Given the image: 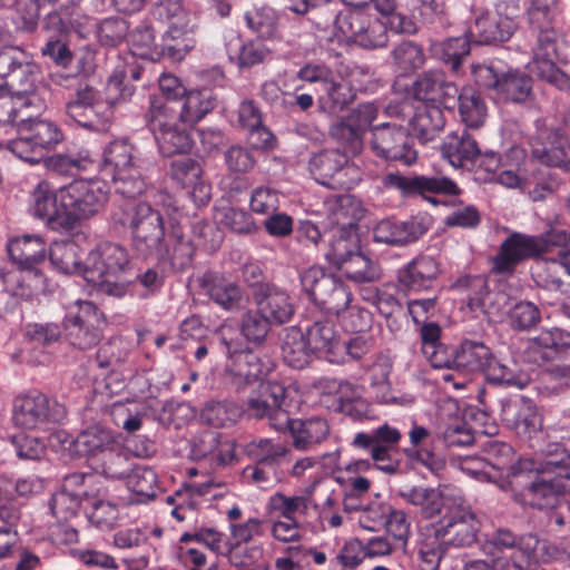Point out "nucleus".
<instances>
[{
	"instance_id": "1",
	"label": "nucleus",
	"mask_w": 570,
	"mask_h": 570,
	"mask_svg": "<svg viewBox=\"0 0 570 570\" xmlns=\"http://www.w3.org/2000/svg\"><path fill=\"white\" fill-rule=\"evenodd\" d=\"M528 22L535 38L532 51L538 77L560 90H570V77L554 63L562 41L558 0H532L528 8Z\"/></svg>"
},
{
	"instance_id": "2",
	"label": "nucleus",
	"mask_w": 570,
	"mask_h": 570,
	"mask_svg": "<svg viewBox=\"0 0 570 570\" xmlns=\"http://www.w3.org/2000/svg\"><path fill=\"white\" fill-rule=\"evenodd\" d=\"M112 223L128 228L135 254L148 259L164 255L160 245L165 240V226L161 214L146 202H126L111 215Z\"/></svg>"
},
{
	"instance_id": "3",
	"label": "nucleus",
	"mask_w": 570,
	"mask_h": 570,
	"mask_svg": "<svg viewBox=\"0 0 570 570\" xmlns=\"http://www.w3.org/2000/svg\"><path fill=\"white\" fill-rule=\"evenodd\" d=\"M104 169L112 177L115 191L134 199L147 189L145 171L151 160L144 157L136 146L126 139L109 142L102 157Z\"/></svg>"
},
{
	"instance_id": "4",
	"label": "nucleus",
	"mask_w": 570,
	"mask_h": 570,
	"mask_svg": "<svg viewBox=\"0 0 570 570\" xmlns=\"http://www.w3.org/2000/svg\"><path fill=\"white\" fill-rule=\"evenodd\" d=\"M130 263L127 249L116 243H100L92 248L83 263V278L100 294L120 298L128 292V284L118 282L120 273Z\"/></svg>"
},
{
	"instance_id": "5",
	"label": "nucleus",
	"mask_w": 570,
	"mask_h": 570,
	"mask_svg": "<svg viewBox=\"0 0 570 570\" xmlns=\"http://www.w3.org/2000/svg\"><path fill=\"white\" fill-rule=\"evenodd\" d=\"M348 227L338 225L331 230L332 239L325 257L354 283H374L382 276V269L375 259L358 252L357 239Z\"/></svg>"
},
{
	"instance_id": "6",
	"label": "nucleus",
	"mask_w": 570,
	"mask_h": 570,
	"mask_svg": "<svg viewBox=\"0 0 570 570\" xmlns=\"http://www.w3.org/2000/svg\"><path fill=\"white\" fill-rule=\"evenodd\" d=\"M471 72L476 85L493 96L511 104H525L532 98L531 76L519 69L507 68L501 61L475 63Z\"/></svg>"
},
{
	"instance_id": "7",
	"label": "nucleus",
	"mask_w": 570,
	"mask_h": 570,
	"mask_svg": "<svg viewBox=\"0 0 570 570\" xmlns=\"http://www.w3.org/2000/svg\"><path fill=\"white\" fill-rule=\"evenodd\" d=\"M39 67L30 56L14 46H0V79L16 96H39L45 102L49 90L38 83Z\"/></svg>"
},
{
	"instance_id": "8",
	"label": "nucleus",
	"mask_w": 570,
	"mask_h": 570,
	"mask_svg": "<svg viewBox=\"0 0 570 570\" xmlns=\"http://www.w3.org/2000/svg\"><path fill=\"white\" fill-rule=\"evenodd\" d=\"M535 131L530 138L531 155L547 167H556L570 175V139L564 125L552 117L534 122Z\"/></svg>"
},
{
	"instance_id": "9",
	"label": "nucleus",
	"mask_w": 570,
	"mask_h": 570,
	"mask_svg": "<svg viewBox=\"0 0 570 570\" xmlns=\"http://www.w3.org/2000/svg\"><path fill=\"white\" fill-rule=\"evenodd\" d=\"M531 274L541 289L540 301L570 314V250H558L556 258L537 261Z\"/></svg>"
},
{
	"instance_id": "10",
	"label": "nucleus",
	"mask_w": 570,
	"mask_h": 570,
	"mask_svg": "<svg viewBox=\"0 0 570 570\" xmlns=\"http://www.w3.org/2000/svg\"><path fill=\"white\" fill-rule=\"evenodd\" d=\"M108 200V189L101 180H76L61 188L62 207L67 215L60 223L68 225V233L81 220L99 214Z\"/></svg>"
},
{
	"instance_id": "11",
	"label": "nucleus",
	"mask_w": 570,
	"mask_h": 570,
	"mask_svg": "<svg viewBox=\"0 0 570 570\" xmlns=\"http://www.w3.org/2000/svg\"><path fill=\"white\" fill-rule=\"evenodd\" d=\"M19 137L8 142V149L18 158L30 163H39L43 154L55 149L62 140L63 134L59 126L47 119H36L21 124Z\"/></svg>"
},
{
	"instance_id": "12",
	"label": "nucleus",
	"mask_w": 570,
	"mask_h": 570,
	"mask_svg": "<svg viewBox=\"0 0 570 570\" xmlns=\"http://www.w3.org/2000/svg\"><path fill=\"white\" fill-rule=\"evenodd\" d=\"M303 291L315 305L328 314L340 316L352 299V294L345 283L338 277L326 274L320 267H309L301 275Z\"/></svg>"
},
{
	"instance_id": "13",
	"label": "nucleus",
	"mask_w": 570,
	"mask_h": 570,
	"mask_svg": "<svg viewBox=\"0 0 570 570\" xmlns=\"http://www.w3.org/2000/svg\"><path fill=\"white\" fill-rule=\"evenodd\" d=\"M105 318L89 301H77L67 313L63 327L67 341L78 350L95 347L102 337Z\"/></svg>"
},
{
	"instance_id": "14",
	"label": "nucleus",
	"mask_w": 570,
	"mask_h": 570,
	"mask_svg": "<svg viewBox=\"0 0 570 570\" xmlns=\"http://www.w3.org/2000/svg\"><path fill=\"white\" fill-rule=\"evenodd\" d=\"M552 442L547 443L535 459L514 461L513 449L497 440H488L483 444L484 460L494 470L504 474L511 484L519 483L518 480L525 476L529 481H535L541 474V464L546 459V451Z\"/></svg>"
},
{
	"instance_id": "15",
	"label": "nucleus",
	"mask_w": 570,
	"mask_h": 570,
	"mask_svg": "<svg viewBox=\"0 0 570 570\" xmlns=\"http://www.w3.org/2000/svg\"><path fill=\"white\" fill-rule=\"evenodd\" d=\"M474 22L470 27L471 37L478 42L490 45L508 41L518 29L519 3L512 0L503 8L498 3L494 11L481 10L473 7Z\"/></svg>"
},
{
	"instance_id": "16",
	"label": "nucleus",
	"mask_w": 570,
	"mask_h": 570,
	"mask_svg": "<svg viewBox=\"0 0 570 570\" xmlns=\"http://www.w3.org/2000/svg\"><path fill=\"white\" fill-rule=\"evenodd\" d=\"M67 416L65 405L47 394L33 391L14 400L12 420L23 429H43L60 424Z\"/></svg>"
},
{
	"instance_id": "17",
	"label": "nucleus",
	"mask_w": 570,
	"mask_h": 570,
	"mask_svg": "<svg viewBox=\"0 0 570 570\" xmlns=\"http://www.w3.org/2000/svg\"><path fill=\"white\" fill-rule=\"evenodd\" d=\"M286 389L276 381H262L246 401L245 412L256 420L267 419L271 428L285 431L289 424L288 412L283 407Z\"/></svg>"
},
{
	"instance_id": "18",
	"label": "nucleus",
	"mask_w": 570,
	"mask_h": 570,
	"mask_svg": "<svg viewBox=\"0 0 570 570\" xmlns=\"http://www.w3.org/2000/svg\"><path fill=\"white\" fill-rule=\"evenodd\" d=\"M381 188L383 190H396L405 198L422 196L433 204H436V200L429 197V194H461L459 186L448 177L423 175L404 176L399 171L384 174L381 177Z\"/></svg>"
},
{
	"instance_id": "19",
	"label": "nucleus",
	"mask_w": 570,
	"mask_h": 570,
	"mask_svg": "<svg viewBox=\"0 0 570 570\" xmlns=\"http://www.w3.org/2000/svg\"><path fill=\"white\" fill-rule=\"evenodd\" d=\"M67 115L79 126L104 130L112 118V105L90 86L79 88L66 106Z\"/></svg>"
},
{
	"instance_id": "20",
	"label": "nucleus",
	"mask_w": 570,
	"mask_h": 570,
	"mask_svg": "<svg viewBox=\"0 0 570 570\" xmlns=\"http://www.w3.org/2000/svg\"><path fill=\"white\" fill-rule=\"evenodd\" d=\"M429 527L448 548H464L476 541L480 522L469 507L458 505Z\"/></svg>"
},
{
	"instance_id": "21",
	"label": "nucleus",
	"mask_w": 570,
	"mask_h": 570,
	"mask_svg": "<svg viewBox=\"0 0 570 570\" xmlns=\"http://www.w3.org/2000/svg\"><path fill=\"white\" fill-rule=\"evenodd\" d=\"M227 355L226 375L238 386L262 380L271 372L273 364L262 360L249 348H239L237 342L222 340Z\"/></svg>"
},
{
	"instance_id": "22",
	"label": "nucleus",
	"mask_w": 570,
	"mask_h": 570,
	"mask_svg": "<svg viewBox=\"0 0 570 570\" xmlns=\"http://www.w3.org/2000/svg\"><path fill=\"white\" fill-rule=\"evenodd\" d=\"M373 153L385 160H397L406 166L416 161L417 153L411 145L407 130L395 124L384 122L371 131Z\"/></svg>"
},
{
	"instance_id": "23",
	"label": "nucleus",
	"mask_w": 570,
	"mask_h": 570,
	"mask_svg": "<svg viewBox=\"0 0 570 570\" xmlns=\"http://www.w3.org/2000/svg\"><path fill=\"white\" fill-rule=\"evenodd\" d=\"M542 243L538 236L521 233L511 234L500 246L493 258V272L498 274L512 273L515 266L542 253Z\"/></svg>"
},
{
	"instance_id": "24",
	"label": "nucleus",
	"mask_w": 570,
	"mask_h": 570,
	"mask_svg": "<svg viewBox=\"0 0 570 570\" xmlns=\"http://www.w3.org/2000/svg\"><path fill=\"white\" fill-rule=\"evenodd\" d=\"M502 421L518 435L530 438L542 428V415L533 400L515 395L502 403Z\"/></svg>"
},
{
	"instance_id": "25",
	"label": "nucleus",
	"mask_w": 570,
	"mask_h": 570,
	"mask_svg": "<svg viewBox=\"0 0 570 570\" xmlns=\"http://www.w3.org/2000/svg\"><path fill=\"white\" fill-rule=\"evenodd\" d=\"M412 94L417 100L452 109L456 105L458 87L446 79L443 71L429 70L421 73L413 82Z\"/></svg>"
},
{
	"instance_id": "26",
	"label": "nucleus",
	"mask_w": 570,
	"mask_h": 570,
	"mask_svg": "<svg viewBox=\"0 0 570 570\" xmlns=\"http://www.w3.org/2000/svg\"><path fill=\"white\" fill-rule=\"evenodd\" d=\"M431 219L425 215L413 216L407 220L383 219L373 230L374 240L389 245H405L416 242L430 228Z\"/></svg>"
},
{
	"instance_id": "27",
	"label": "nucleus",
	"mask_w": 570,
	"mask_h": 570,
	"mask_svg": "<svg viewBox=\"0 0 570 570\" xmlns=\"http://www.w3.org/2000/svg\"><path fill=\"white\" fill-rule=\"evenodd\" d=\"M31 214L46 222V225L56 232L68 233V225L60 223L61 217L67 215L62 207L61 188L55 190L49 183L42 180L31 194Z\"/></svg>"
},
{
	"instance_id": "28",
	"label": "nucleus",
	"mask_w": 570,
	"mask_h": 570,
	"mask_svg": "<svg viewBox=\"0 0 570 570\" xmlns=\"http://www.w3.org/2000/svg\"><path fill=\"white\" fill-rule=\"evenodd\" d=\"M199 285L204 293L225 311L236 312L246 304V295L242 287L224 275L207 272L199 278Z\"/></svg>"
},
{
	"instance_id": "29",
	"label": "nucleus",
	"mask_w": 570,
	"mask_h": 570,
	"mask_svg": "<svg viewBox=\"0 0 570 570\" xmlns=\"http://www.w3.org/2000/svg\"><path fill=\"white\" fill-rule=\"evenodd\" d=\"M255 307L274 325L281 326L292 321L295 304L292 296L283 288L272 285L261 289L253 299Z\"/></svg>"
},
{
	"instance_id": "30",
	"label": "nucleus",
	"mask_w": 570,
	"mask_h": 570,
	"mask_svg": "<svg viewBox=\"0 0 570 570\" xmlns=\"http://www.w3.org/2000/svg\"><path fill=\"white\" fill-rule=\"evenodd\" d=\"M441 274L440 263L430 255H419L399 271V283L413 292L433 288Z\"/></svg>"
},
{
	"instance_id": "31",
	"label": "nucleus",
	"mask_w": 570,
	"mask_h": 570,
	"mask_svg": "<svg viewBox=\"0 0 570 570\" xmlns=\"http://www.w3.org/2000/svg\"><path fill=\"white\" fill-rule=\"evenodd\" d=\"M441 154L454 168L471 170L476 165L480 147L466 130L452 131L444 138Z\"/></svg>"
},
{
	"instance_id": "32",
	"label": "nucleus",
	"mask_w": 570,
	"mask_h": 570,
	"mask_svg": "<svg viewBox=\"0 0 570 570\" xmlns=\"http://www.w3.org/2000/svg\"><path fill=\"white\" fill-rule=\"evenodd\" d=\"M43 109L45 101L37 95L16 96L0 89V124H12L19 128Z\"/></svg>"
},
{
	"instance_id": "33",
	"label": "nucleus",
	"mask_w": 570,
	"mask_h": 570,
	"mask_svg": "<svg viewBox=\"0 0 570 570\" xmlns=\"http://www.w3.org/2000/svg\"><path fill=\"white\" fill-rule=\"evenodd\" d=\"M402 438L401 432L387 423L370 432H358L354 435L352 446L368 451L373 461L387 460V452L394 449Z\"/></svg>"
},
{
	"instance_id": "34",
	"label": "nucleus",
	"mask_w": 570,
	"mask_h": 570,
	"mask_svg": "<svg viewBox=\"0 0 570 570\" xmlns=\"http://www.w3.org/2000/svg\"><path fill=\"white\" fill-rule=\"evenodd\" d=\"M304 334L315 356L324 357L331 363L344 362L342 343H340L331 322L315 321Z\"/></svg>"
},
{
	"instance_id": "35",
	"label": "nucleus",
	"mask_w": 570,
	"mask_h": 570,
	"mask_svg": "<svg viewBox=\"0 0 570 570\" xmlns=\"http://www.w3.org/2000/svg\"><path fill=\"white\" fill-rule=\"evenodd\" d=\"M279 347L283 361L293 368L306 367L315 356L304 332L297 326H288L281 331Z\"/></svg>"
},
{
	"instance_id": "36",
	"label": "nucleus",
	"mask_w": 570,
	"mask_h": 570,
	"mask_svg": "<svg viewBox=\"0 0 570 570\" xmlns=\"http://www.w3.org/2000/svg\"><path fill=\"white\" fill-rule=\"evenodd\" d=\"M430 436V430L414 423L409 432L411 446L403 451L411 461L422 464L433 473H438L445 468V460L426 443Z\"/></svg>"
},
{
	"instance_id": "37",
	"label": "nucleus",
	"mask_w": 570,
	"mask_h": 570,
	"mask_svg": "<svg viewBox=\"0 0 570 570\" xmlns=\"http://www.w3.org/2000/svg\"><path fill=\"white\" fill-rule=\"evenodd\" d=\"M444 125V115L438 105L419 108L410 122L412 135L423 145L439 138Z\"/></svg>"
},
{
	"instance_id": "38",
	"label": "nucleus",
	"mask_w": 570,
	"mask_h": 570,
	"mask_svg": "<svg viewBox=\"0 0 570 570\" xmlns=\"http://www.w3.org/2000/svg\"><path fill=\"white\" fill-rule=\"evenodd\" d=\"M284 432L293 438V445L301 451L313 449L328 434V424L324 419L312 417L306 421L291 420Z\"/></svg>"
},
{
	"instance_id": "39",
	"label": "nucleus",
	"mask_w": 570,
	"mask_h": 570,
	"mask_svg": "<svg viewBox=\"0 0 570 570\" xmlns=\"http://www.w3.org/2000/svg\"><path fill=\"white\" fill-rule=\"evenodd\" d=\"M12 262L23 269H31L46 257V243L42 237L24 235L12 239L8 245Z\"/></svg>"
},
{
	"instance_id": "40",
	"label": "nucleus",
	"mask_w": 570,
	"mask_h": 570,
	"mask_svg": "<svg viewBox=\"0 0 570 570\" xmlns=\"http://www.w3.org/2000/svg\"><path fill=\"white\" fill-rule=\"evenodd\" d=\"M547 561V544L535 534H525L519 538L517 550L512 554L513 566L519 570H544L542 563Z\"/></svg>"
},
{
	"instance_id": "41",
	"label": "nucleus",
	"mask_w": 570,
	"mask_h": 570,
	"mask_svg": "<svg viewBox=\"0 0 570 570\" xmlns=\"http://www.w3.org/2000/svg\"><path fill=\"white\" fill-rule=\"evenodd\" d=\"M179 120L194 125L209 114L217 105V97L210 88L191 89L183 97Z\"/></svg>"
},
{
	"instance_id": "42",
	"label": "nucleus",
	"mask_w": 570,
	"mask_h": 570,
	"mask_svg": "<svg viewBox=\"0 0 570 570\" xmlns=\"http://www.w3.org/2000/svg\"><path fill=\"white\" fill-rule=\"evenodd\" d=\"M160 248L166 253L161 256H153L151 259L169 263L177 271H184L191 264L195 247L190 239L178 230H173L168 240L165 239Z\"/></svg>"
},
{
	"instance_id": "43",
	"label": "nucleus",
	"mask_w": 570,
	"mask_h": 570,
	"mask_svg": "<svg viewBox=\"0 0 570 570\" xmlns=\"http://www.w3.org/2000/svg\"><path fill=\"white\" fill-rule=\"evenodd\" d=\"M492 356L490 347L483 342L465 340L458 347L456 371L463 373H484Z\"/></svg>"
},
{
	"instance_id": "44",
	"label": "nucleus",
	"mask_w": 570,
	"mask_h": 570,
	"mask_svg": "<svg viewBox=\"0 0 570 570\" xmlns=\"http://www.w3.org/2000/svg\"><path fill=\"white\" fill-rule=\"evenodd\" d=\"M203 169L200 164L190 157L175 159L170 165V177L185 188H191L193 193H199L202 198H209V186L202 180Z\"/></svg>"
},
{
	"instance_id": "45",
	"label": "nucleus",
	"mask_w": 570,
	"mask_h": 570,
	"mask_svg": "<svg viewBox=\"0 0 570 570\" xmlns=\"http://www.w3.org/2000/svg\"><path fill=\"white\" fill-rule=\"evenodd\" d=\"M243 409L235 402L228 400H210L206 402L200 411V421L215 429L230 428L242 417Z\"/></svg>"
},
{
	"instance_id": "46",
	"label": "nucleus",
	"mask_w": 570,
	"mask_h": 570,
	"mask_svg": "<svg viewBox=\"0 0 570 570\" xmlns=\"http://www.w3.org/2000/svg\"><path fill=\"white\" fill-rule=\"evenodd\" d=\"M194 46L195 41L185 28L173 23L164 33L159 46L155 47V55L171 61H180Z\"/></svg>"
},
{
	"instance_id": "47",
	"label": "nucleus",
	"mask_w": 570,
	"mask_h": 570,
	"mask_svg": "<svg viewBox=\"0 0 570 570\" xmlns=\"http://www.w3.org/2000/svg\"><path fill=\"white\" fill-rule=\"evenodd\" d=\"M324 94L318 98V107L322 111L335 114L343 110L355 98V92L347 81L342 80L335 73L323 88Z\"/></svg>"
},
{
	"instance_id": "48",
	"label": "nucleus",
	"mask_w": 570,
	"mask_h": 570,
	"mask_svg": "<svg viewBox=\"0 0 570 570\" xmlns=\"http://www.w3.org/2000/svg\"><path fill=\"white\" fill-rule=\"evenodd\" d=\"M73 443L75 451L80 455L104 454L112 445L114 436L109 429L95 424L81 431Z\"/></svg>"
},
{
	"instance_id": "49",
	"label": "nucleus",
	"mask_w": 570,
	"mask_h": 570,
	"mask_svg": "<svg viewBox=\"0 0 570 570\" xmlns=\"http://www.w3.org/2000/svg\"><path fill=\"white\" fill-rule=\"evenodd\" d=\"M49 259L53 267L63 274H81L83 276L79 246L73 242H53L49 250Z\"/></svg>"
},
{
	"instance_id": "50",
	"label": "nucleus",
	"mask_w": 570,
	"mask_h": 570,
	"mask_svg": "<svg viewBox=\"0 0 570 570\" xmlns=\"http://www.w3.org/2000/svg\"><path fill=\"white\" fill-rule=\"evenodd\" d=\"M328 393H334L341 404L343 413L358 419L361 410L365 404L362 400V390L360 386L345 380H330L324 387Z\"/></svg>"
},
{
	"instance_id": "51",
	"label": "nucleus",
	"mask_w": 570,
	"mask_h": 570,
	"mask_svg": "<svg viewBox=\"0 0 570 570\" xmlns=\"http://www.w3.org/2000/svg\"><path fill=\"white\" fill-rule=\"evenodd\" d=\"M456 102L462 121L470 128H479L487 118V107L481 96L472 88L458 90Z\"/></svg>"
},
{
	"instance_id": "52",
	"label": "nucleus",
	"mask_w": 570,
	"mask_h": 570,
	"mask_svg": "<svg viewBox=\"0 0 570 570\" xmlns=\"http://www.w3.org/2000/svg\"><path fill=\"white\" fill-rule=\"evenodd\" d=\"M345 154L340 149H327L314 154L309 158L308 170L318 184L326 187L336 169L345 164Z\"/></svg>"
},
{
	"instance_id": "53",
	"label": "nucleus",
	"mask_w": 570,
	"mask_h": 570,
	"mask_svg": "<svg viewBox=\"0 0 570 570\" xmlns=\"http://www.w3.org/2000/svg\"><path fill=\"white\" fill-rule=\"evenodd\" d=\"M128 490L136 495L137 503H144L153 499L157 491V475L146 465H136L126 478Z\"/></svg>"
},
{
	"instance_id": "54",
	"label": "nucleus",
	"mask_w": 570,
	"mask_h": 570,
	"mask_svg": "<svg viewBox=\"0 0 570 570\" xmlns=\"http://www.w3.org/2000/svg\"><path fill=\"white\" fill-rule=\"evenodd\" d=\"M448 547L441 542L436 532L429 525L421 531L419 542V559L422 570H439L440 562L448 551Z\"/></svg>"
},
{
	"instance_id": "55",
	"label": "nucleus",
	"mask_w": 570,
	"mask_h": 570,
	"mask_svg": "<svg viewBox=\"0 0 570 570\" xmlns=\"http://www.w3.org/2000/svg\"><path fill=\"white\" fill-rule=\"evenodd\" d=\"M274 325L255 307L246 311L239 321V331L243 337L255 346L265 344Z\"/></svg>"
},
{
	"instance_id": "56",
	"label": "nucleus",
	"mask_w": 570,
	"mask_h": 570,
	"mask_svg": "<svg viewBox=\"0 0 570 570\" xmlns=\"http://www.w3.org/2000/svg\"><path fill=\"white\" fill-rule=\"evenodd\" d=\"M176 111L170 107L169 102L159 97H150L145 121L154 137L176 126Z\"/></svg>"
},
{
	"instance_id": "57",
	"label": "nucleus",
	"mask_w": 570,
	"mask_h": 570,
	"mask_svg": "<svg viewBox=\"0 0 570 570\" xmlns=\"http://www.w3.org/2000/svg\"><path fill=\"white\" fill-rule=\"evenodd\" d=\"M160 154L171 157L176 154H186L193 147V139L187 129L176 125L154 137Z\"/></svg>"
},
{
	"instance_id": "58",
	"label": "nucleus",
	"mask_w": 570,
	"mask_h": 570,
	"mask_svg": "<svg viewBox=\"0 0 570 570\" xmlns=\"http://www.w3.org/2000/svg\"><path fill=\"white\" fill-rule=\"evenodd\" d=\"M487 381L495 385L517 386L523 389L529 384L527 374L517 370L515 365L512 367L499 362L492 356L490 364L484 371Z\"/></svg>"
},
{
	"instance_id": "59",
	"label": "nucleus",
	"mask_w": 570,
	"mask_h": 570,
	"mask_svg": "<svg viewBox=\"0 0 570 570\" xmlns=\"http://www.w3.org/2000/svg\"><path fill=\"white\" fill-rule=\"evenodd\" d=\"M328 134L345 148L344 153L355 155L362 150L364 132L347 117L331 125Z\"/></svg>"
},
{
	"instance_id": "60",
	"label": "nucleus",
	"mask_w": 570,
	"mask_h": 570,
	"mask_svg": "<svg viewBox=\"0 0 570 570\" xmlns=\"http://www.w3.org/2000/svg\"><path fill=\"white\" fill-rule=\"evenodd\" d=\"M247 454L257 463L273 466L287 453V448L272 439H258L246 446Z\"/></svg>"
},
{
	"instance_id": "61",
	"label": "nucleus",
	"mask_w": 570,
	"mask_h": 570,
	"mask_svg": "<svg viewBox=\"0 0 570 570\" xmlns=\"http://www.w3.org/2000/svg\"><path fill=\"white\" fill-rule=\"evenodd\" d=\"M220 438L222 435L214 431H204L195 434L190 440V458L193 460H203L216 454L219 463L225 464L227 460L224 456Z\"/></svg>"
},
{
	"instance_id": "62",
	"label": "nucleus",
	"mask_w": 570,
	"mask_h": 570,
	"mask_svg": "<svg viewBox=\"0 0 570 570\" xmlns=\"http://www.w3.org/2000/svg\"><path fill=\"white\" fill-rule=\"evenodd\" d=\"M454 287L466 295L468 305L471 309L485 308L490 291L483 276H463L456 281Z\"/></svg>"
},
{
	"instance_id": "63",
	"label": "nucleus",
	"mask_w": 570,
	"mask_h": 570,
	"mask_svg": "<svg viewBox=\"0 0 570 570\" xmlns=\"http://www.w3.org/2000/svg\"><path fill=\"white\" fill-rule=\"evenodd\" d=\"M392 58L400 71L413 72L423 67L425 55L423 48L414 41H402L392 50Z\"/></svg>"
},
{
	"instance_id": "64",
	"label": "nucleus",
	"mask_w": 570,
	"mask_h": 570,
	"mask_svg": "<svg viewBox=\"0 0 570 570\" xmlns=\"http://www.w3.org/2000/svg\"><path fill=\"white\" fill-rule=\"evenodd\" d=\"M540 321L541 312L539 307L530 301H520L508 312V323L514 331H530L537 327Z\"/></svg>"
}]
</instances>
